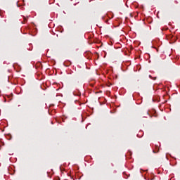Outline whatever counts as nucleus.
Here are the masks:
<instances>
[{
  "instance_id": "5",
  "label": "nucleus",
  "mask_w": 180,
  "mask_h": 180,
  "mask_svg": "<svg viewBox=\"0 0 180 180\" xmlns=\"http://www.w3.org/2000/svg\"><path fill=\"white\" fill-rule=\"evenodd\" d=\"M156 79V77H155V79Z\"/></svg>"
},
{
  "instance_id": "3",
  "label": "nucleus",
  "mask_w": 180,
  "mask_h": 180,
  "mask_svg": "<svg viewBox=\"0 0 180 180\" xmlns=\"http://www.w3.org/2000/svg\"><path fill=\"white\" fill-rule=\"evenodd\" d=\"M153 153H155V150H153Z\"/></svg>"
},
{
  "instance_id": "1",
  "label": "nucleus",
  "mask_w": 180,
  "mask_h": 180,
  "mask_svg": "<svg viewBox=\"0 0 180 180\" xmlns=\"http://www.w3.org/2000/svg\"><path fill=\"white\" fill-rule=\"evenodd\" d=\"M146 115H150V114L148 113V111H146Z\"/></svg>"
},
{
  "instance_id": "4",
  "label": "nucleus",
  "mask_w": 180,
  "mask_h": 180,
  "mask_svg": "<svg viewBox=\"0 0 180 180\" xmlns=\"http://www.w3.org/2000/svg\"><path fill=\"white\" fill-rule=\"evenodd\" d=\"M143 117H146V116L143 115Z\"/></svg>"
},
{
  "instance_id": "2",
  "label": "nucleus",
  "mask_w": 180,
  "mask_h": 180,
  "mask_svg": "<svg viewBox=\"0 0 180 180\" xmlns=\"http://www.w3.org/2000/svg\"><path fill=\"white\" fill-rule=\"evenodd\" d=\"M25 22H26L27 20L26 18H24Z\"/></svg>"
}]
</instances>
